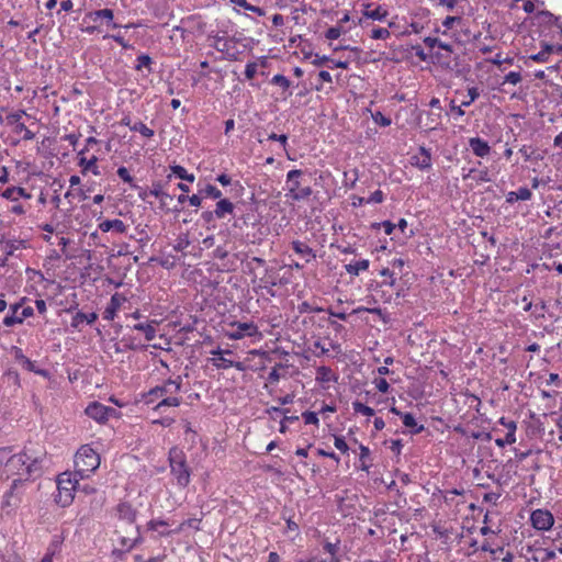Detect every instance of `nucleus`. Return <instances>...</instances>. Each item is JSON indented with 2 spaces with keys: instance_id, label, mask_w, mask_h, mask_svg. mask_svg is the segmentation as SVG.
Wrapping results in <instances>:
<instances>
[{
  "instance_id": "obj_1",
  "label": "nucleus",
  "mask_w": 562,
  "mask_h": 562,
  "mask_svg": "<svg viewBox=\"0 0 562 562\" xmlns=\"http://www.w3.org/2000/svg\"><path fill=\"white\" fill-rule=\"evenodd\" d=\"M46 459L47 453L45 450L25 446L19 453L7 458L2 476H5V479L12 476L22 477L26 482L33 481L43 474Z\"/></svg>"
},
{
  "instance_id": "obj_2",
  "label": "nucleus",
  "mask_w": 562,
  "mask_h": 562,
  "mask_svg": "<svg viewBox=\"0 0 562 562\" xmlns=\"http://www.w3.org/2000/svg\"><path fill=\"white\" fill-rule=\"evenodd\" d=\"M183 379L181 375L170 376L143 394L146 405H154L155 412H161L165 407H178L182 398L178 394L182 390Z\"/></svg>"
},
{
  "instance_id": "obj_3",
  "label": "nucleus",
  "mask_w": 562,
  "mask_h": 562,
  "mask_svg": "<svg viewBox=\"0 0 562 562\" xmlns=\"http://www.w3.org/2000/svg\"><path fill=\"white\" fill-rule=\"evenodd\" d=\"M168 462L170 473L175 477L179 487L186 488L191 482V469L187 462L184 451L178 446H173L168 452Z\"/></svg>"
},
{
  "instance_id": "obj_4",
  "label": "nucleus",
  "mask_w": 562,
  "mask_h": 562,
  "mask_svg": "<svg viewBox=\"0 0 562 562\" xmlns=\"http://www.w3.org/2000/svg\"><path fill=\"white\" fill-rule=\"evenodd\" d=\"M100 467L99 454L88 445L79 448L75 456V476L79 479L89 477Z\"/></svg>"
},
{
  "instance_id": "obj_5",
  "label": "nucleus",
  "mask_w": 562,
  "mask_h": 562,
  "mask_svg": "<svg viewBox=\"0 0 562 562\" xmlns=\"http://www.w3.org/2000/svg\"><path fill=\"white\" fill-rule=\"evenodd\" d=\"M78 488H80L79 477L70 472H64L57 479V493L54 501L61 507H68L74 502L75 491Z\"/></svg>"
},
{
  "instance_id": "obj_6",
  "label": "nucleus",
  "mask_w": 562,
  "mask_h": 562,
  "mask_svg": "<svg viewBox=\"0 0 562 562\" xmlns=\"http://www.w3.org/2000/svg\"><path fill=\"white\" fill-rule=\"evenodd\" d=\"M27 482L25 479H13L10 487L4 492L1 501V510L5 515H11L20 507L26 491Z\"/></svg>"
},
{
  "instance_id": "obj_7",
  "label": "nucleus",
  "mask_w": 562,
  "mask_h": 562,
  "mask_svg": "<svg viewBox=\"0 0 562 562\" xmlns=\"http://www.w3.org/2000/svg\"><path fill=\"white\" fill-rule=\"evenodd\" d=\"M302 175L303 171L300 169H293L286 173V196L294 201H302L308 199L313 193L311 187L301 188L300 178L302 177Z\"/></svg>"
},
{
  "instance_id": "obj_8",
  "label": "nucleus",
  "mask_w": 562,
  "mask_h": 562,
  "mask_svg": "<svg viewBox=\"0 0 562 562\" xmlns=\"http://www.w3.org/2000/svg\"><path fill=\"white\" fill-rule=\"evenodd\" d=\"M225 335L232 340H239L246 337L262 338V334L254 322H232Z\"/></svg>"
},
{
  "instance_id": "obj_9",
  "label": "nucleus",
  "mask_w": 562,
  "mask_h": 562,
  "mask_svg": "<svg viewBox=\"0 0 562 562\" xmlns=\"http://www.w3.org/2000/svg\"><path fill=\"white\" fill-rule=\"evenodd\" d=\"M26 297L21 299L20 302L10 305V313L4 316L2 323L7 327L22 324L24 319L34 315V310L31 306L23 307Z\"/></svg>"
},
{
  "instance_id": "obj_10",
  "label": "nucleus",
  "mask_w": 562,
  "mask_h": 562,
  "mask_svg": "<svg viewBox=\"0 0 562 562\" xmlns=\"http://www.w3.org/2000/svg\"><path fill=\"white\" fill-rule=\"evenodd\" d=\"M85 413L88 417L95 420L99 424H104L111 417H116L119 415L117 411L114 407L103 405L99 402L90 403Z\"/></svg>"
},
{
  "instance_id": "obj_11",
  "label": "nucleus",
  "mask_w": 562,
  "mask_h": 562,
  "mask_svg": "<svg viewBox=\"0 0 562 562\" xmlns=\"http://www.w3.org/2000/svg\"><path fill=\"white\" fill-rule=\"evenodd\" d=\"M11 355L13 356L14 360L19 362L26 371L34 372L35 374L44 378L49 376V372L46 369L38 368L35 361L29 359L20 347L13 346L11 348Z\"/></svg>"
},
{
  "instance_id": "obj_12",
  "label": "nucleus",
  "mask_w": 562,
  "mask_h": 562,
  "mask_svg": "<svg viewBox=\"0 0 562 562\" xmlns=\"http://www.w3.org/2000/svg\"><path fill=\"white\" fill-rule=\"evenodd\" d=\"M227 34L226 31H220V32H210L207 34V38L214 40L213 47L220 52L225 54V59L234 61L238 59V56L240 54L239 50H232L231 48H227L226 44H223V41L225 40V35Z\"/></svg>"
},
{
  "instance_id": "obj_13",
  "label": "nucleus",
  "mask_w": 562,
  "mask_h": 562,
  "mask_svg": "<svg viewBox=\"0 0 562 562\" xmlns=\"http://www.w3.org/2000/svg\"><path fill=\"white\" fill-rule=\"evenodd\" d=\"M530 521L535 529L546 531L552 528L554 518L547 509H536L530 515Z\"/></svg>"
},
{
  "instance_id": "obj_14",
  "label": "nucleus",
  "mask_w": 562,
  "mask_h": 562,
  "mask_svg": "<svg viewBox=\"0 0 562 562\" xmlns=\"http://www.w3.org/2000/svg\"><path fill=\"white\" fill-rule=\"evenodd\" d=\"M1 384L4 392L8 391L10 395H15L21 387L19 372L13 368L7 369L1 376Z\"/></svg>"
},
{
  "instance_id": "obj_15",
  "label": "nucleus",
  "mask_w": 562,
  "mask_h": 562,
  "mask_svg": "<svg viewBox=\"0 0 562 562\" xmlns=\"http://www.w3.org/2000/svg\"><path fill=\"white\" fill-rule=\"evenodd\" d=\"M125 301L126 297L122 293H114L103 312V318L106 321H113Z\"/></svg>"
},
{
  "instance_id": "obj_16",
  "label": "nucleus",
  "mask_w": 562,
  "mask_h": 562,
  "mask_svg": "<svg viewBox=\"0 0 562 562\" xmlns=\"http://www.w3.org/2000/svg\"><path fill=\"white\" fill-rule=\"evenodd\" d=\"M412 165L419 170H428L431 168V154L430 149L420 146L418 154L412 157Z\"/></svg>"
},
{
  "instance_id": "obj_17",
  "label": "nucleus",
  "mask_w": 562,
  "mask_h": 562,
  "mask_svg": "<svg viewBox=\"0 0 562 562\" xmlns=\"http://www.w3.org/2000/svg\"><path fill=\"white\" fill-rule=\"evenodd\" d=\"M87 19L92 20L94 22L99 21V20L104 21L112 29L120 27L119 24L113 22V19H114L113 10L108 9V8L91 11V12L87 13L85 20H87Z\"/></svg>"
},
{
  "instance_id": "obj_18",
  "label": "nucleus",
  "mask_w": 562,
  "mask_h": 562,
  "mask_svg": "<svg viewBox=\"0 0 562 562\" xmlns=\"http://www.w3.org/2000/svg\"><path fill=\"white\" fill-rule=\"evenodd\" d=\"M291 247L293 251L300 257H302L307 263L316 258L315 251L304 241L297 239L293 240L291 243Z\"/></svg>"
},
{
  "instance_id": "obj_19",
  "label": "nucleus",
  "mask_w": 562,
  "mask_h": 562,
  "mask_svg": "<svg viewBox=\"0 0 562 562\" xmlns=\"http://www.w3.org/2000/svg\"><path fill=\"white\" fill-rule=\"evenodd\" d=\"M469 146L473 154L481 158L486 157L491 151L488 143L480 137L470 138Z\"/></svg>"
},
{
  "instance_id": "obj_20",
  "label": "nucleus",
  "mask_w": 562,
  "mask_h": 562,
  "mask_svg": "<svg viewBox=\"0 0 562 562\" xmlns=\"http://www.w3.org/2000/svg\"><path fill=\"white\" fill-rule=\"evenodd\" d=\"M78 157H79L78 165L82 168L83 172L91 171L94 176L100 175V170L97 166V161H98L97 156L93 155L91 158L88 159L85 157V150H80L78 153Z\"/></svg>"
},
{
  "instance_id": "obj_21",
  "label": "nucleus",
  "mask_w": 562,
  "mask_h": 562,
  "mask_svg": "<svg viewBox=\"0 0 562 562\" xmlns=\"http://www.w3.org/2000/svg\"><path fill=\"white\" fill-rule=\"evenodd\" d=\"M99 229L103 233L114 231L116 233L123 234L126 232L127 225L122 220L119 218L105 220L99 224Z\"/></svg>"
},
{
  "instance_id": "obj_22",
  "label": "nucleus",
  "mask_w": 562,
  "mask_h": 562,
  "mask_svg": "<svg viewBox=\"0 0 562 562\" xmlns=\"http://www.w3.org/2000/svg\"><path fill=\"white\" fill-rule=\"evenodd\" d=\"M210 362L217 369L226 370L229 368H235L238 371L245 370V366L243 362H238V361L235 362L231 359L225 358L224 356L223 357H213L210 359Z\"/></svg>"
},
{
  "instance_id": "obj_23",
  "label": "nucleus",
  "mask_w": 562,
  "mask_h": 562,
  "mask_svg": "<svg viewBox=\"0 0 562 562\" xmlns=\"http://www.w3.org/2000/svg\"><path fill=\"white\" fill-rule=\"evenodd\" d=\"M117 517L130 524H133L136 519V510L130 503L122 502L116 507Z\"/></svg>"
},
{
  "instance_id": "obj_24",
  "label": "nucleus",
  "mask_w": 562,
  "mask_h": 562,
  "mask_svg": "<svg viewBox=\"0 0 562 562\" xmlns=\"http://www.w3.org/2000/svg\"><path fill=\"white\" fill-rule=\"evenodd\" d=\"M401 419H402L404 426L409 429L408 432L411 435H418L425 430L424 425H418L412 413L401 414Z\"/></svg>"
},
{
  "instance_id": "obj_25",
  "label": "nucleus",
  "mask_w": 562,
  "mask_h": 562,
  "mask_svg": "<svg viewBox=\"0 0 562 562\" xmlns=\"http://www.w3.org/2000/svg\"><path fill=\"white\" fill-rule=\"evenodd\" d=\"M155 64L154 59L148 54H140L137 56L134 65V69L136 71H142L143 69L147 70V74H153L154 68L153 65Z\"/></svg>"
},
{
  "instance_id": "obj_26",
  "label": "nucleus",
  "mask_w": 562,
  "mask_h": 562,
  "mask_svg": "<svg viewBox=\"0 0 562 562\" xmlns=\"http://www.w3.org/2000/svg\"><path fill=\"white\" fill-rule=\"evenodd\" d=\"M98 319V314L94 312L83 313L78 311L71 318V327L79 328L80 324L86 322L87 324H93Z\"/></svg>"
},
{
  "instance_id": "obj_27",
  "label": "nucleus",
  "mask_w": 562,
  "mask_h": 562,
  "mask_svg": "<svg viewBox=\"0 0 562 562\" xmlns=\"http://www.w3.org/2000/svg\"><path fill=\"white\" fill-rule=\"evenodd\" d=\"M473 179L476 182H490L492 178L490 176V171L487 168L484 169H475L471 168L468 173L463 175V179Z\"/></svg>"
},
{
  "instance_id": "obj_28",
  "label": "nucleus",
  "mask_w": 562,
  "mask_h": 562,
  "mask_svg": "<svg viewBox=\"0 0 562 562\" xmlns=\"http://www.w3.org/2000/svg\"><path fill=\"white\" fill-rule=\"evenodd\" d=\"M27 241L24 239H5L3 241V251L5 252V256H13L14 251L21 248H26Z\"/></svg>"
},
{
  "instance_id": "obj_29",
  "label": "nucleus",
  "mask_w": 562,
  "mask_h": 562,
  "mask_svg": "<svg viewBox=\"0 0 562 562\" xmlns=\"http://www.w3.org/2000/svg\"><path fill=\"white\" fill-rule=\"evenodd\" d=\"M156 322L149 323H137L132 328L137 331H142L145 335L147 341H151L156 337Z\"/></svg>"
},
{
  "instance_id": "obj_30",
  "label": "nucleus",
  "mask_w": 562,
  "mask_h": 562,
  "mask_svg": "<svg viewBox=\"0 0 562 562\" xmlns=\"http://www.w3.org/2000/svg\"><path fill=\"white\" fill-rule=\"evenodd\" d=\"M214 211L216 218H225L227 214H233L234 204L227 199H220Z\"/></svg>"
},
{
  "instance_id": "obj_31",
  "label": "nucleus",
  "mask_w": 562,
  "mask_h": 562,
  "mask_svg": "<svg viewBox=\"0 0 562 562\" xmlns=\"http://www.w3.org/2000/svg\"><path fill=\"white\" fill-rule=\"evenodd\" d=\"M338 376L334 373V371L326 366L318 367L316 369V381L321 383H328L331 381H337Z\"/></svg>"
},
{
  "instance_id": "obj_32",
  "label": "nucleus",
  "mask_w": 562,
  "mask_h": 562,
  "mask_svg": "<svg viewBox=\"0 0 562 562\" xmlns=\"http://www.w3.org/2000/svg\"><path fill=\"white\" fill-rule=\"evenodd\" d=\"M370 261L368 259L358 260L355 262H350L345 266L347 273L350 276L357 277L361 271H366L369 269Z\"/></svg>"
},
{
  "instance_id": "obj_33",
  "label": "nucleus",
  "mask_w": 562,
  "mask_h": 562,
  "mask_svg": "<svg viewBox=\"0 0 562 562\" xmlns=\"http://www.w3.org/2000/svg\"><path fill=\"white\" fill-rule=\"evenodd\" d=\"M364 7L366 10L363 11V15L368 19L374 21H384L387 16V11L381 5H378L374 10H369L371 4H364Z\"/></svg>"
},
{
  "instance_id": "obj_34",
  "label": "nucleus",
  "mask_w": 562,
  "mask_h": 562,
  "mask_svg": "<svg viewBox=\"0 0 562 562\" xmlns=\"http://www.w3.org/2000/svg\"><path fill=\"white\" fill-rule=\"evenodd\" d=\"M270 83L281 87L286 92L284 99L292 95V91L289 90L291 87V82L285 76L277 74L271 78Z\"/></svg>"
},
{
  "instance_id": "obj_35",
  "label": "nucleus",
  "mask_w": 562,
  "mask_h": 562,
  "mask_svg": "<svg viewBox=\"0 0 562 562\" xmlns=\"http://www.w3.org/2000/svg\"><path fill=\"white\" fill-rule=\"evenodd\" d=\"M170 170L172 175L181 180L193 182L195 180V177L193 173H189L187 169L180 165H173L170 166Z\"/></svg>"
},
{
  "instance_id": "obj_36",
  "label": "nucleus",
  "mask_w": 562,
  "mask_h": 562,
  "mask_svg": "<svg viewBox=\"0 0 562 562\" xmlns=\"http://www.w3.org/2000/svg\"><path fill=\"white\" fill-rule=\"evenodd\" d=\"M199 193L203 198H211L214 200L222 198V191L213 184H206L204 188L199 190Z\"/></svg>"
},
{
  "instance_id": "obj_37",
  "label": "nucleus",
  "mask_w": 562,
  "mask_h": 562,
  "mask_svg": "<svg viewBox=\"0 0 562 562\" xmlns=\"http://www.w3.org/2000/svg\"><path fill=\"white\" fill-rule=\"evenodd\" d=\"M131 131L138 132L143 137L151 138L155 135L154 130L149 128L142 121L134 122L133 126H131Z\"/></svg>"
},
{
  "instance_id": "obj_38",
  "label": "nucleus",
  "mask_w": 562,
  "mask_h": 562,
  "mask_svg": "<svg viewBox=\"0 0 562 562\" xmlns=\"http://www.w3.org/2000/svg\"><path fill=\"white\" fill-rule=\"evenodd\" d=\"M149 194L155 198L160 199V202L162 205L165 204V196H169L168 193L162 191V184L160 182L153 183V186L149 190Z\"/></svg>"
},
{
  "instance_id": "obj_39",
  "label": "nucleus",
  "mask_w": 562,
  "mask_h": 562,
  "mask_svg": "<svg viewBox=\"0 0 562 562\" xmlns=\"http://www.w3.org/2000/svg\"><path fill=\"white\" fill-rule=\"evenodd\" d=\"M352 408L356 413L362 414L364 416H373L374 409L359 401L352 403Z\"/></svg>"
},
{
  "instance_id": "obj_40",
  "label": "nucleus",
  "mask_w": 562,
  "mask_h": 562,
  "mask_svg": "<svg viewBox=\"0 0 562 562\" xmlns=\"http://www.w3.org/2000/svg\"><path fill=\"white\" fill-rule=\"evenodd\" d=\"M116 173L120 177V179H122L126 183H130L132 188H138V186L136 183H134V179L130 175V171L126 167H124V166L119 167Z\"/></svg>"
},
{
  "instance_id": "obj_41",
  "label": "nucleus",
  "mask_w": 562,
  "mask_h": 562,
  "mask_svg": "<svg viewBox=\"0 0 562 562\" xmlns=\"http://www.w3.org/2000/svg\"><path fill=\"white\" fill-rule=\"evenodd\" d=\"M515 442H516V435L513 434V429H510V431H507V434L504 438L495 439V443L499 448H504L505 446L513 445Z\"/></svg>"
},
{
  "instance_id": "obj_42",
  "label": "nucleus",
  "mask_w": 562,
  "mask_h": 562,
  "mask_svg": "<svg viewBox=\"0 0 562 562\" xmlns=\"http://www.w3.org/2000/svg\"><path fill=\"white\" fill-rule=\"evenodd\" d=\"M480 97V90L477 87H471L468 89V99L461 102V106H470Z\"/></svg>"
},
{
  "instance_id": "obj_43",
  "label": "nucleus",
  "mask_w": 562,
  "mask_h": 562,
  "mask_svg": "<svg viewBox=\"0 0 562 562\" xmlns=\"http://www.w3.org/2000/svg\"><path fill=\"white\" fill-rule=\"evenodd\" d=\"M190 246V240L188 235H181L177 238L176 244L173 245V249L177 252H184V250Z\"/></svg>"
},
{
  "instance_id": "obj_44",
  "label": "nucleus",
  "mask_w": 562,
  "mask_h": 562,
  "mask_svg": "<svg viewBox=\"0 0 562 562\" xmlns=\"http://www.w3.org/2000/svg\"><path fill=\"white\" fill-rule=\"evenodd\" d=\"M234 3H236L239 7H243L244 9L251 11L254 13H257L258 15H263L265 10L260 7L252 5L248 3L246 0H232Z\"/></svg>"
},
{
  "instance_id": "obj_45",
  "label": "nucleus",
  "mask_w": 562,
  "mask_h": 562,
  "mask_svg": "<svg viewBox=\"0 0 562 562\" xmlns=\"http://www.w3.org/2000/svg\"><path fill=\"white\" fill-rule=\"evenodd\" d=\"M59 549V542L53 541L47 549V552L42 558L41 562H53V558Z\"/></svg>"
},
{
  "instance_id": "obj_46",
  "label": "nucleus",
  "mask_w": 562,
  "mask_h": 562,
  "mask_svg": "<svg viewBox=\"0 0 562 562\" xmlns=\"http://www.w3.org/2000/svg\"><path fill=\"white\" fill-rule=\"evenodd\" d=\"M103 38H112L114 42H116L120 46H122L124 49L133 48V45L127 43L124 37L117 33V34H106L103 36Z\"/></svg>"
},
{
  "instance_id": "obj_47",
  "label": "nucleus",
  "mask_w": 562,
  "mask_h": 562,
  "mask_svg": "<svg viewBox=\"0 0 562 562\" xmlns=\"http://www.w3.org/2000/svg\"><path fill=\"white\" fill-rule=\"evenodd\" d=\"M391 36V33L387 29L384 27H375L371 32V37L373 40H386Z\"/></svg>"
},
{
  "instance_id": "obj_48",
  "label": "nucleus",
  "mask_w": 562,
  "mask_h": 562,
  "mask_svg": "<svg viewBox=\"0 0 562 562\" xmlns=\"http://www.w3.org/2000/svg\"><path fill=\"white\" fill-rule=\"evenodd\" d=\"M372 119L373 121L380 125V126H390L392 121L390 117L385 116L384 114H382L380 111L375 112L374 114H372Z\"/></svg>"
},
{
  "instance_id": "obj_49",
  "label": "nucleus",
  "mask_w": 562,
  "mask_h": 562,
  "mask_svg": "<svg viewBox=\"0 0 562 562\" xmlns=\"http://www.w3.org/2000/svg\"><path fill=\"white\" fill-rule=\"evenodd\" d=\"M342 32L344 30L340 25L331 26L326 31L325 37L330 41L337 40L342 34Z\"/></svg>"
},
{
  "instance_id": "obj_50",
  "label": "nucleus",
  "mask_w": 562,
  "mask_h": 562,
  "mask_svg": "<svg viewBox=\"0 0 562 562\" xmlns=\"http://www.w3.org/2000/svg\"><path fill=\"white\" fill-rule=\"evenodd\" d=\"M302 417L304 419V423L306 425H315L318 426L319 420L317 417V414L315 412L306 411L302 414Z\"/></svg>"
},
{
  "instance_id": "obj_51",
  "label": "nucleus",
  "mask_w": 562,
  "mask_h": 562,
  "mask_svg": "<svg viewBox=\"0 0 562 562\" xmlns=\"http://www.w3.org/2000/svg\"><path fill=\"white\" fill-rule=\"evenodd\" d=\"M521 81V75L519 71H510L508 72L503 81L504 83L517 85Z\"/></svg>"
},
{
  "instance_id": "obj_52",
  "label": "nucleus",
  "mask_w": 562,
  "mask_h": 562,
  "mask_svg": "<svg viewBox=\"0 0 562 562\" xmlns=\"http://www.w3.org/2000/svg\"><path fill=\"white\" fill-rule=\"evenodd\" d=\"M200 519H196V518H189L187 520H184L182 524H180V526L178 527V529L176 530V532H180L184 529V527H191V528H194L196 530L200 529L199 527V524H200Z\"/></svg>"
},
{
  "instance_id": "obj_53",
  "label": "nucleus",
  "mask_w": 562,
  "mask_h": 562,
  "mask_svg": "<svg viewBox=\"0 0 562 562\" xmlns=\"http://www.w3.org/2000/svg\"><path fill=\"white\" fill-rule=\"evenodd\" d=\"M15 132H23V139L25 140H32L35 137V134L24 123H19L15 126Z\"/></svg>"
},
{
  "instance_id": "obj_54",
  "label": "nucleus",
  "mask_w": 562,
  "mask_h": 562,
  "mask_svg": "<svg viewBox=\"0 0 562 562\" xmlns=\"http://www.w3.org/2000/svg\"><path fill=\"white\" fill-rule=\"evenodd\" d=\"M334 446L342 453H346L349 450V447L342 436H335Z\"/></svg>"
},
{
  "instance_id": "obj_55",
  "label": "nucleus",
  "mask_w": 562,
  "mask_h": 562,
  "mask_svg": "<svg viewBox=\"0 0 562 562\" xmlns=\"http://www.w3.org/2000/svg\"><path fill=\"white\" fill-rule=\"evenodd\" d=\"M370 456V449L363 445H360V461H361V469L364 471H369V465L366 464V459Z\"/></svg>"
},
{
  "instance_id": "obj_56",
  "label": "nucleus",
  "mask_w": 562,
  "mask_h": 562,
  "mask_svg": "<svg viewBox=\"0 0 562 562\" xmlns=\"http://www.w3.org/2000/svg\"><path fill=\"white\" fill-rule=\"evenodd\" d=\"M384 201V193L381 190H375L371 193V195L366 200V203H382Z\"/></svg>"
},
{
  "instance_id": "obj_57",
  "label": "nucleus",
  "mask_w": 562,
  "mask_h": 562,
  "mask_svg": "<svg viewBox=\"0 0 562 562\" xmlns=\"http://www.w3.org/2000/svg\"><path fill=\"white\" fill-rule=\"evenodd\" d=\"M519 201H529L532 198V192L527 187H521L515 191Z\"/></svg>"
},
{
  "instance_id": "obj_58",
  "label": "nucleus",
  "mask_w": 562,
  "mask_h": 562,
  "mask_svg": "<svg viewBox=\"0 0 562 562\" xmlns=\"http://www.w3.org/2000/svg\"><path fill=\"white\" fill-rule=\"evenodd\" d=\"M169 522L162 519H151L147 522V529L151 531H157L158 528L168 526Z\"/></svg>"
},
{
  "instance_id": "obj_59",
  "label": "nucleus",
  "mask_w": 562,
  "mask_h": 562,
  "mask_svg": "<svg viewBox=\"0 0 562 562\" xmlns=\"http://www.w3.org/2000/svg\"><path fill=\"white\" fill-rule=\"evenodd\" d=\"M373 383L381 393H387L390 390V384L384 378L374 379Z\"/></svg>"
},
{
  "instance_id": "obj_60",
  "label": "nucleus",
  "mask_w": 562,
  "mask_h": 562,
  "mask_svg": "<svg viewBox=\"0 0 562 562\" xmlns=\"http://www.w3.org/2000/svg\"><path fill=\"white\" fill-rule=\"evenodd\" d=\"M449 108H450V111H451L454 120H458L459 117H461L465 114L462 109L463 106L457 105L453 100L450 102Z\"/></svg>"
},
{
  "instance_id": "obj_61",
  "label": "nucleus",
  "mask_w": 562,
  "mask_h": 562,
  "mask_svg": "<svg viewBox=\"0 0 562 562\" xmlns=\"http://www.w3.org/2000/svg\"><path fill=\"white\" fill-rule=\"evenodd\" d=\"M257 64L256 63H247L246 65V68H245V77L248 79V80H251L256 74H257Z\"/></svg>"
},
{
  "instance_id": "obj_62",
  "label": "nucleus",
  "mask_w": 562,
  "mask_h": 562,
  "mask_svg": "<svg viewBox=\"0 0 562 562\" xmlns=\"http://www.w3.org/2000/svg\"><path fill=\"white\" fill-rule=\"evenodd\" d=\"M282 367L283 366L281 363H278L276 367L272 368V370L270 371V373L268 375V381L270 383L279 382V380H280L279 369L282 368Z\"/></svg>"
},
{
  "instance_id": "obj_63",
  "label": "nucleus",
  "mask_w": 562,
  "mask_h": 562,
  "mask_svg": "<svg viewBox=\"0 0 562 562\" xmlns=\"http://www.w3.org/2000/svg\"><path fill=\"white\" fill-rule=\"evenodd\" d=\"M268 139L269 140H276V142H279L283 149L286 148V145H288V136L285 134H281V135H278L276 133H271L269 136H268Z\"/></svg>"
},
{
  "instance_id": "obj_64",
  "label": "nucleus",
  "mask_w": 562,
  "mask_h": 562,
  "mask_svg": "<svg viewBox=\"0 0 562 562\" xmlns=\"http://www.w3.org/2000/svg\"><path fill=\"white\" fill-rule=\"evenodd\" d=\"M538 552L542 553L543 555L540 558L541 562H549L555 558V551L551 549H539Z\"/></svg>"
}]
</instances>
